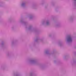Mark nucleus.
Segmentation results:
<instances>
[{"label":"nucleus","instance_id":"nucleus-1","mask_svg":"<svg viewBox=\"0 0 76 76\" xmlns=\"http://www.w3.org/2000/svg\"><path fill=\"white\" fill-rule=\"evenodd\" d=\"M68 41H69V42H71L72 41V38H71V37H68Z\"/></svg>","mask_w":76,"mask_h":76},{"label":"nucleus","instance_id":"nucleus-2","mask_svg":"<svg viewBox=\"0 0 76 76\" xmlns=\"http://www.w3.org/2000/svg\"><path fill=\"white\" fill-rule=\"evenodd\" d=\"M75 1H76V0H75Z\"/></svg>","mask_w":76,"mask_h":76}]
</instances>
